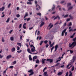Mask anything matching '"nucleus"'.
Wrapping results in <instances>:
<instances>
[{"instance_id": "nucleus-1", "label": "nucleus", "mask_w": 76, "mask_h": 76, "mask_svg": "<svg viewBox=\"0 0 76 76\" xmlns=\"http://www.w3.org/2000/svg\"><path fill=\"white\" fill-rule=\"evenodd\" d=\"M69 48H71V49L75 47V45H74V42H73L72 44L69 43Z\"/></svg>"}, {"instance_id": "nucleus-2", "label": "nucleus", "mask_w": 76, "mask_h": 76, "mask_svg": "<svg viewBox=\"0 0 76 76\" xmlns=\"http://www.w3.org/2000/svg\"><path fill=\"white\" fill-rule=\"evenodd\" d=\"M28 73H31L29 75V76H31V75H34V71H33V69L30 70L28 71Z\"/></svg>"}, {"instance_id": "nucleus-3", "label": "nucleus", "mask_w": 76, "mask_h": 76, "mask_svg": "<svg viewBox=\"0 0 76 76\" xmlns=\"http://www.w3.org/2000/svg\"><path fill=\"white\" fill-rule=\"evenodd\" d=\"M52 25V23H50V24H49V25L47 28L48 29H49V30H50V29L51 28H52L53 26V25Z\"/></svg>"}, {"instance_id": "nucleus-4", "label": "nucleus", "mask_w": 76, "mask_h": 76, "mask_svg": "<svg viewBox=\"0 0 76 76\" xmlns=\"http://www.w3.org/2000/svg\"><path fill=\"white\" fill-rule=\"evenodd\" d=\"M67 29L66 28L61 33V36H64V33L66 31Z\"/></svg>"}, {"instance_id": "nucleus-5", "label": "nucleus", "mask_w": 76, "mask_h": 76, "mask_svg": "<svg viewBox=\"0 0 76 76\" xmlns=\"http://www.w3.org/2000/svg\"><path fill=\"white\" fill-rule=\"evenodd\" d=\"M47 61H50V63H52L53 61V59H51L47 58Z\"/></svg>"}, {"instance_id": "nucleus-6", "label": "nucleus", "mask_w": 76, "mask_h": 76, "mask_svg": "<svg viewBox=\"0 0 76 76\" xmlns=\"http://www.w3.org/2000/svg\"><path fill=\"white\" fill-rule=\"evenodd\" d=\"M57 60L56 61V63H58V61H61V58L60 57H59L57 59Z\"/></svg>"}, {"instance_id": "nucleus-7", "label": "nucleus", "mask_w": 76, "mask_h": 76, "mask_svg": "<svg viewBox=\"0 0 76 76\" xmlns=\"http://www.w3.org/2000/svg\"><path fill=\"white\" fill-rule=\"evenodd\" d=\"M45 23L44 22H42L41 24H40V27L41 28V27H42V26L43 25H44V24Z\"/></svg>"}, {"instance_id": "nucleus-8", "label": "nucleus", "mask_w": 76, "mask_h": 76, "mask_svg": "<svg viewBox=\"0 0 76 76\" xmlns=\"http://www.w3.org/2000/svg\"><path fill=\"white\" fill-rule=\"evenodd\" d=\"M62 74H63V72H61L58 73L57 75H58V76H61Z\"/></svg>"}, {"instance_id": "nucleus-9", "label": "nucleus", "mask_w": 76, "mask_h": 76, "mask_svg": "<svg viewBox=\"0 0 76 76\" xmlns=\"http://www.w3.org/2000/svg\"><path fill=\"white\" fill-rule=\"evenodd\" d=\"M55 51H56L58 48V45H56L55 47Z\"/></svg>"}, {"instance_id": "nucleus-10", "label": "nucleus", "mask_w": 76, "mask_h": 76, "mask_svg": "<svg viewBox=\"0 0 76 76\" xmlns=\"http://www.w3.org/2000/svg\"><path fill=\"white\" fill-rule=\"evenodd\" d=\"M16 51V49L15 48H13L11 49L12 52H14Z\"/></svg>"}, {"instance_id": "nucleus-11", "label": "nucleus", "mask_w": 76, "mask_h": 76, "mask_svg": "<svg viewBox=\"0 0 76 76\" xmlns=\"http://www.w3.org/2000/svg\"><path fill=\"white\" fill-rule=\"evenodd\" d=\"M46 60V59H42V60L41 61L42 64L45 63V61Z\"/></svg>"}, {"instance_id": "nucleus-12", "label": "nucleus", "mask_w": 76, "mask_h": 76, "mask_svg": "<svg viewBox=\"0 0 76 76\" xmlns=\"http://www.w3.org/2000/svg\"><path fill=\"white\" fill-rule=\"evenodd\" d=\"M37 58V56H35L33 57V61H35V60Z\"/></svg>"}, {"instance_id": "nucleus-13", "label": "nucleus", "mask_w": 76, "mask_h": 76, "mask_svg": "<svg viewBox=\"0 0 76 76\" xmlns=\"http://www.w3.org/2000/svg\"><path fill=\"white\" fill-rule=\"evenodd\" d=\"M57 18H58V20H60V16L58 15L56 16V17L54 18V20H56V19H57Z\"/></svg>"}, {"instance_id": "nucleus-14", "label": "nucleus", "mask_w": 76, "mask_h": 76, "mask_svg": "<svg viewBox=\"0 0 76 76\" xmlns=\"http://www.w3.org/2000/svg\"><path fill=\"white\" fill-rule=\"evenodd\" d=\"M12 57V55H9L6 58L7 59H9V58H10L11 57Z\"/></svg>"}, {"instance_id": "nucleus-15", "label": "nucleus", "mask_w": 76, "mask_h": 76, "mask_svg": "<svg viewBox=\"0 0 76 76\" xmlns=\"http://www.w3.org/2000/svg\"><path fill=\"white\" fill-rule=\"evenodd\" d=\"M36 7L37 8H39V9H41V7L38 4H36Z\"/></svg>"}, {"instance_id": "nucleus-16", "label": "nucleus", "mask_w": 76, "mask_h": 76, "mask_svg": "<svg viewBox=\"0 0 76 76\" xmlns=\"http://www.w3.org/2000/svg\"><path fill=\"white\" fill-rule=\"evenodd\" d=\"M28 16V12H26L24 17V19H25V18L27 16Z\"/></svg>"}, {"instance_id": "nucleus-17", "label": "nucleus", "mask_w": 76, "mask_h": 76, "mask_svg": "<svg viewBox=\"0 0 76 76\" xmlns=\"http://www.w3.org/2000/svg\"><path fill=\"white\" fill-rule=\"evenodd\" d=\"M27 51L28 53H30V54H32V53H31V50H30V49L28 48L27 49Z\"/></svg>"}, {"instance_id": "nucleus-18", "label": "nucleus", "mask_w": 76, "mask_h": 76, "mask_svg": "<svg viewBox=\"0 0 76 76\" xmlns=\"http://www.w3.org/2000/svg\"><path fill=\"white\" fill-rule=\"evenodd\" d=\"M29 60H30V61H31V60H32V58H31V55H29Z\"/></svg>"}, {"instance_id": "nucleus-19", "label": "nucleus", "mask_w": 76, "mask_h": 76, "mask_svg": "<svg viewBox=\"0 0 76 76\" xmlns=\"http://www.w3.org/2000/svg\"><path fill=\"white\" fill-rule=\"evenodd\" d=\"M69 18H70L71 19H73V16H72V15H71V14L69 15Z\"/></svg>"}, {"instance_id": "nucleus-20", "label": "nucleus", "mask_w": 76, "mask_h": 76, "mask_svg": "<svg viewBox=\"0 0 76 76\" xmlns=\"http://www.w3.org/2000/svg\"><path fill=\"white\" fill-rule=\"evenodd\" d=\"M75 61H73V60H71V62L70 63V64H73V63H74V62Z\"/></svg>"}, {"instance_id": "nucleus-21", "label": "nucleus", "mask_w": 76, "mask_h": 76, "mask_svg": "<svg viewBox=\"0 0 76 76\" xmlns=\"http://www.w3.org/2000/svg\"><path fill=\"white\" fill-rule=\"evenodd\" d=\"M10 39L11 41H14V38L13 37H10Z\"/></svg>"}, {"instance_id": "nucleus-22", "label": "nucleus", "mask_w": 76, "mask_h": 76, "mask_svg": "<svg viewBox=\"0 0 76 76\" xmlns=\"http://www.w3.org/2000/svg\"><path fill=\"white\" fill-rule=\"evenodd\" d=\"M1 11H2V12H3V10H4V9H5V8H4V7H2L1 8Z\"/></svg>"}, {"instance_id": "nucleus-23", "label": "nucleus", "mask_w": 76, "mask_h": 76, "mask_svg": "<svg viewBox=\"0 0 76 76\" xmlns=\"http://www.w3.org/2000/svg\"><path fill=\"white\" fill-rule=\"evenodd\" d=\"M47 74V72H45L44 73V74H43L44 76H46Z\"/></svg>"}, {"instance_id": "nucleus-24", "label": "nucleus", "mask_w": 76, "mask_h": 76, "mask_svg": "<svg viewBox=\"0 0 76 76\" xmlns=\"http://www.w3.org/2000/svg\"><path fill=\"white\" fill-rule=\"evenodd\" d=\"M76 59V57L75 56H74L73 57L72 60H73L74 61H75Z\"/></svg>"}, {"instance_id": "nucleus-25", "label": "nucleus", "mask_w": 76, "mask_h": 76, "mask_svg": "<svg viewBox=\"0 0 76 76\" xmlns=\"http://www.w3.org/2000/svg\"><path fill=\"white\" fill-rule=\"evenodd\" d=\"M72 9H73V7H69L68 10H69Z\"/></svg>"}, {"instance_id": "nucleus-26", "label": "nucleus", "mask_w": 76, "mask_h": 76, "mask_svg": "<svg viewBox=\"0 0 76 76\" xmlns=\"http://www.w3.org/2000/svg\"><path fill=\"white\" fill-rule=\"evenodd\" d=\"M17 45H19L20 47L22 46V45L21 44V43H17Z\"/></svg>"}, {"instance_id": "nucleus-27", "label": "nucleus", "mask_w": 76, "mask_h": 76, "mask_svg": "<svg viewBox=\"0 0 76 76\" xmlns=\"http://www.w3.org/2000/svg\"><path fill=\"white\" fill-rule=\"evenodd\" d=\"M54 42H53L52 44H50V47H52L53 46V45H54Z\"/></svg>"}, {"instance_id": "nucleus-28", "label": "nucleus", "mask_w": 76, "mask_h": 76, "mask_svg": "<svg viewBox=\"0 0 76 76\" xmlns=\"http://www.w3.org/2000/svg\"><path fill=\"white\" fill-rule=\"evenodd\" d=\"M31 52H34V51H35V49H33V48H31Z\"/></svg>"}, {"instance_id": "nucleus-29", "label": "nucleus", "mask_w": 76, "mask_h": 76, "mask_svg": "<svg viewBox=\"0 0 76 76\" xmlns=\"http://www.w3.org/2000/svg\"><path fill=\"white\" fill-rule=\"evenodd\" d=\"M13 65H14V64H16V61H14L13 62Z\"/></svg>"}, {"instance_id": "nucleus-30", "label": "nucleus", "mask_w": 76, "mask_h": 76, "mask_svg": "<svg viewBox=\"0 0 76 76\" xmlns=\"http://www.w3.org/2000/svg\"><path fill=\"white\" fill-rule=\"evenodd\" d=\"M53 7L52 8V10H54L55 9V5H53Z\"/></svg>"}, {"instance_id": "nucleus-31", "label": "nucleus", "mask_w": 76, "mask_h": 76, "mask_svg": "<svg viewBox=\"0 0 76 76\" xmlns=\"http://www.w3.org/2000/svg\"><path fill=\"white\" fill-rule=\"evenodd\" d=\"M43 42H44V41H42L40 42V45H41L42 44Z\"/></svg>"}, {"instance_id": "nucleus-32", "label": "nucleus", "mask_w": 76, "mask_h": 76, "mask_svg": "<svg viewBox=\"0 0 76 76\" xmlns=\"http://www.w3.org/2000/svg\"><path fill=\"white\" fill-rule=\"evenodd\" d=\"M10 20V18H8L7 20L6 21V22L7 23V22H9V21Z\"/></svg>"}, {"instance_id": "nucleus-33", "label": "nucleus", "mask_w": 76, "mask_h": 76, "mask_svg": "<svg viewBox=\"0 0 76 76\" xmlns=\"http://www.w3.org/2000/svg\"><path fill=\"white\" fill-rule=\"evenodd\" d=\"M16 16L17 18H19L20 17V15L19 14H17Z\"/></svg>"}, {"instance_id": "nucleus-34", "label": "nucleus", "mask_w": 76, "mask_h": 76, "mask_svg": "<svg viewBox=\"0 0 76 76\" xmlns=\"http://www.w3.org/2000/svg\"><path fill=\"white\" fill-rule=\"evenodd\" d=\"M36 63H39V61L38 59H37Z\"/></svg>"}, {"instance_id": "nucleus-35", "label": "nucleus", "mask_w": 76, "mask_h": 76, "mask_svg": "<svg viewBox=\"0 0 76 76\" xmlns=\"http://www.w3.org/2000/svg\"><path fill=\"white\" fill-rule=\"evenodd\" d=\"M37 15H39V16H41V13L40 12H39L37 13Z\"/></svg>"}, {"instance_id": "nucleus-36", "label": "nucleus", "mask_w": 76, "mask_h": 76, "mask_svg": "<svg viewBox=\"0 0 76 76\" xmlns=\"http://www.w3.org/2000/svg\"><path fill=\"white\" fill-rule=\"evenodd\" d=\"M75 69V67L74 66H72V71H73V70H74Z\"/></svg>"}, {"instance_id": "nucleus-37", "label": "nucleus", "mask_w": 76, "mask_h": 76, "mask_svg": "<svg viewBox=\"0 0 76 76\" xmlns=\"http://www.w3.org/2000/svg\"><path fill=\"white\" fill-rule=\"evenodd\" d=\"M22 51V50H20V51H17V53H20Z\"/></svg>"}, {"instance_id": "nucleus-38", "label": "nucleus", "mask_w": 76, "mask_h": 76, "mask_svg": "<svg viewBox=\"0 0 76 76\" xmlns=\"http://www.w3.org/2000/svg\"><path fill=\"white\" fill-rule=\"evenodd\" d=\"M69 16V15L67 14L64 17V18H67V17H68Z\"/></svg>"}, {"instance_id": "nucleus-39", "label": "nucleus", "mask_w": 76, "mask_h": 76, "mask_svg": "<svg viewBox=\"0 0 76 76\" xmlns=\"http://www.w3.org/2000/svg\"><path fill=\"white\" fill-rule=\"evenodd\" d=\"M74 31V30L73 29H69V32H71V31Z\"/></svg>"}, {"instance_id": "nucleus-40", "label": "nucleus", "mask_w": 76, "mask_h": 76, "mask_svg": "<svg viewBox=\"0 0 76 76\" xmlns=\"http://www.w3.org/2000/svg\"><path fill=\"white\" fill-rule=\"evenodd\" d=\"M70 20V18H68L66 19V22H69Z\"/></svg>"}, {"instance_id": "nucleus-41", "label": "nucleus", "mask_w": 76, "mask_h": 76, "mask_svg": "<svg viewBox=\"0 0 76 76\" xmlns=\"http://www.w3.org/2000/svg\"><path fill=\"white\" fill-rule=\"evenodd\" d=\"M54 47H53L51 49V52H53V49H54Z\"/></svg>"}, {"instance_id": "nucleus-42", "label": "nucleus", "mask_w": 76, "mask_h": 76, "mask_svg": "<svg viewBox=\"0 0 76 76\" xmlns=\"http://www.w3.org/2000/svg\"><path fill=\"white\" fill-rule=\"evenodd\" d=\"M9 68H10V69H13V66H10L9 67Z\"/></svg>"}, {"instance_id": "nucleus-43", "label": "nucleus", "mask_w": 76, "mask_h": 76, "mask_svg": "<svg viewBox=\"0 0 76 76\" xmlns=\"http://www.w3.org/2000/svg\"><path fill=\"white\" fill-rule=\"evenodd\" d=\"M71 6V3H68L67 4V6Z\"/></svg>"}, {"instance_id": "nucleus-44", "label": "nucleus", "mask_w": 76, "mask_h": 76, "mask_svg": "<svg viewBox=\"0 0 76 76\" xmlns=\"http://www.w3.org/2000/svg\"><path fill=\"white\" fill-rule=\"evenodd\" d=\"M30 19H31V18H29L27 19V21H29V20H30Z\"/></svg>"}, {"instance_id": "nucleus-45", "label": "nucleus", "mask_w": 76, "mask_h": 76, "mask_svg": "<svg viewBox=\"0 0 76 76\" xmlns=\"http://www.w3.org/2000/svg\"><path fill=\"white\" fill-rule=\"evenodd\" d=\"M44 42L45 43V44H47V42H48V40H45V41H44Z\"/></svg>"}, {"instance_id": "nucleus-46", "label": "nucleus", "mask_w": 76, "mask_h": 76, "mask_svg": "<svg viewBox=\"0 0 76 76\" xmlns=\"http://www.w3.org/2000/svg\"><path fill=\"white\" fill-rule=\"evenodd\" d=\"M72 22H70L69 23V25L68 26H71L72 25Z\"/></svg>"}, {"instance_id": "nucleus-47", "label": "nucleus", "mask_w": 76, "mask_h": 76, "mask_svg": "<svg viewBox=\"0 0 76 76\" xmlns=\"http://www.w3.org/2000/svg\"><path fill=\"white\" fill-rule=\"evenodd\" d=\"M17 50H20V48L19 46H17Z\"/></svg>"}, {"instance_id": "nucleus-48", "label": "nucleus", "mask_w": 76, "mask_h": 76, "mask_svg": "<svg viewBox=\"0 0 76 76\" xmlns=\"http://www.w3.org/2000/svg\"><path fill=\"white\" fill-rule=\"evenodd\" d=\"M60 64V63H57L55 65V66H58V65Z\"/></svg>"}, {"instance_id": "nucleus-49", "label": "nucleus", "mask_w": 76, "mask_h": 76, "mask_svg": "<svg viewBox=\"0 0 76 76\" xmlns=\"http://www.w3.org/2000/svg\"><path fill=\"white\" fill-rule=\"evenodd\" d=\"M70 65H71V64H68L66 66V68H68V67H69V66H70Z\"/></svg>"}, {"instance_id": "nucleus-50", "label": "nucleus", "mask_w": 76, "mask_h": 76, "mask_svg": "<svg viewBox=\"0 0 76 76\" xmlns=\"http://www.w3.org/2000/svg\"><path fill=\"white\" fill-rule=\"evenodd\" d=\"M70 54H72L73 53V50H70Z\"/></svg>"}, {"instance_id": "nucleus-51", "label": "nucleus", "mask_w": 76, "mask_h": 76, "mask_svg": "<svg viewBox=\"0 0 76 76\" xmlns=\"http://www.w3.org/2000/svg\"><path fill=\"white\" fill-rule=\"evenodd\" d=\"M72 73L71 72H70V74L69 75V76H72Z\"/></svg>"}, {"instance_id": "nucleus-52", "label": "nucleus", "mask_w": 76, "mask_h": 76, "mask_svg": "<svg viewBox=\"0 0 76 76\" xmlns=\"http://www.w3.org/2000/svg\"><path fill=\"white\" fill-rule=\"evenodd\" d=\"M12 32H13V30H12L10 31L9 32V33L11 34V33H12Z\"/></svg>"}, {"instance_id": "nucleus-53", "label": "nucleus", "mask_w": 76, "mask_h": 76, "mask_svg": "<svg viewBox=\"0 0 76 76\" xmlns=\"http://www.w3.org/2000/svg\"><path fill=\"white\" fill-rule=\"evenodd\" d=\"M69 74V72H67L66 75V76H68V74Z\"/></svg>"}, {"instance_id": "nucleus-54", "label": "nucleus", "mask_w": 76, "mask_h": 76, "mask_svg": "<svg viewBox=\"0 0 76 76\" xmlns=\"http://www.w3.org/2000/svg\"><path fill=\"white\" fill-rule=\"evenodd\" d=\"M22 27V24H20L19 25V28H20Z\"/></svg>"}, {"instance_id": "nucleus-55", "label": "nucleus", "mask_w": 76, "mask_h": 76, "mask_svg": "<svg viewBox=\"0 0 76 76\" xmlns=\"http://www.w3.org/2000/svg\"><path fill=\"white\" fill-rule=\"evenodd\" d=\"M66 22H65L64 23V26H66Z\"/></svg>"}, {"instance_id": "nucleus-56", "label": "nucleus", "mask_w": 76, "mask_h": 76, "mask_svg": "<svg viewBox=\"0 0 76 76\" xmlns=\"http://www.w3.org/2000/svg\"><path fill=\"white\" fill-rule=\"evenodd\" d=\"M76 38H75L73 39V41H74V42H76Z\"/></svg>"}, {"instance_id": "nucleus-57", "label": "nucleus", "mask_w": 76, "mask_h": 76, "mask_svg": "<svg viewBox=\"0 0 76 76\" xmlns=\"http://www.w3.org/2000/svg\"><path fill=\"white\" fill-rule=\"evenodd\" d=\"M2 42H4V39L3 37H2Z\"/></svg>"}, {"instance_id": "nucleus-58", "label": "nucleus", "mask_w": 76, "mask_h": 76, "mask_svg": "<svg viewBox=\"0 0 76 76\" xmlns=\"http://www.w3.org/2000/svg\"><path fill=\"white\" fill-rule=\"evenodd\" d=\"M11 5V4L10 3L9 4V5H8V7L9 8V7H10V6Z\"/></svg>"}, {"instance_id": "nucleus-59", "label": "nucleus", "mask_w": 76, "mask_h": 76, "mask_svg": "<svg viewBox=\"0 0 76 76\" xmlns=\"http://www.w3.org/2000/svg\"><path fill=\"white\" fill-rule=\"evenodd\" d=\"M48 46H49V45H48V44H47L46 45V48H48Z\"/></svg>"}, {"instance_id": "nucleus-60", "label": "nucleus", "mask_w": 76, "mask_h": 76, "mask_svg": "<svg viewBox=\"0 0 76 76\" xmlns=\"http://www.w3.org/2000/svg\"><path fill=\"white\" fill-rule=\"evenodd\" d=\"M64 3V1H62L61 2V4H63V3Z\"/></svg>"}, {"instance_id": "nucleus-61", "label": "nucleus", "mask_w": 76, "mask_h": 76, "mask_svg": "<svg viewBox=\"0 0 76 76\" xmlns=\"http://www.w3.org/2000/svg\"><path fill=\"white\" fill-rule=\"evenodd\" d=\"M3 56H2L1 55V54H0V58H3Z\"/></svg>"}, {"instance_id": "nucleus-62", "label": "nucleus", "mask_w": 76, "mask_h": 76, "mask_svg": "<svg viewBox=\"0 0 76 76\" xmlns=\"http://www.w3.org/2000/svg\"><path fill=\"white\" fill-rule=\"evenodd\" d=\"M23 27L24 29H26V27L25 26H23Z\"/></svg>"}, {"instance_id": "nucleus-63", "label": "nucleus", "mask_w": 76, "mask_h": 76, "mask_svg": "<svg viewBox=\"0 0 76 76\" xmlns=\"http://www.w3.org/2000/svg\"><path fill=\"white\" fill-rule=\"evenodd\" d=\"M74 42V45H75H75H76V42Z\"/></svg>"}, {"instance_id": "nucleus-64", "label": "nucleus", "mask_w": 76, "mask_h": 76, "mask_svg": "<svg viewBox=\"0 0 76 76\" xmlns=\"http://www.w3.org/2000/svg\"><path fill=\"white\" fill-rule=\"evenodd\" d=\"M64 65H62V66H61V67L63 68L64 67Z\"/></svg>"}]
</instances>
